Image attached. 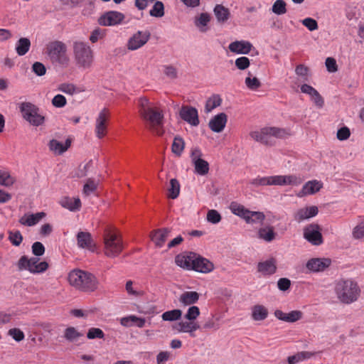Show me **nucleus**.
Returning a JSON list of instances; mask_svg holds the SVG:
<instances>
[{
  "label": "nucleus",
  "mask_w": 364,
  "mask_h": 364,
  "mask_svg": "<svg viewBox=\"0 0 364 364\" xmlns=\"http://www.w3.org/2000/svg\"><path fill=\"white\" fill-rule=\"evenodd\" d=\"M185 148V142L180 136H176L173 139L171 150L177 156H180Z\"/></svg>",
  "instance_id": "nucleus-46"
},
{
  "label": "nucleus",
  "mask_w": 364,
  "mask_h": 364,
  "mask_svg": "<svg viewBox=\"0 0 364 364\" xmlns=\"http://www.w3.org/2000/svg\"><path fill=\"white\" fill-rule=\"evenodd\" d=\"M228 117L225 113H220L215 115L209 122V127L214 132H221L227 123Z\"/></svg>",
  "instance_id": "nucleus-26"
},
{
  "label": "nucleus",
  "mask_w": 364,
  "mask_h": 364,
  "mask_svg": "<svg viewBox=\"0 0 364 364\" xmlns=\"http://www.w3.org/2000/svg\"><path fill=\"white\" fill-rule=\"evenodd\" d=\"M90 168V163L86 164L83 166H80L74 172L73 178H83L87 176L88 169Z\"/></svg>",
  "instance_id": "nucleus-62"
},
{
  "label": "nucleus",
  "mask_w": 364,
  "mask_h": 364,
  "mask_svg": "<svg viewBox=\"0 0 364 364\" xmlns=\"http://www.w3.org/2000/svg\"><path fill=\"white\" fill-rule=\"evenodd\" d=\"M98 186V183L95 181L92 178H89L87 180L85 184L83 186V194L85 196H89L91 193L95 191Z\"/></svg>",
  "instance_id": "nucleus-51"
},
{
  "label": "nucleus",
  "mask_w": 364,
  "mask_h": 364,
  "mask_svg": "<svg viewBox=\"0 0 364 364\" xmlns=\"http://www.w3.org/2000/svg\"><path fill=\"white\" fill-rule=\"evenodd\" d=\"M274 315L280 321L287 323H294L301 320L304 316V313L299 310H294L288 313H285L282 310L277 309L274 311Z\"/></svg>",
  "instance_id": "nucleus-17"
},
{
  "label": "nucleus",
  "mask_w": 364,
  "mask_h": 364,
  "mask_svg": "<svg viewBox=\"0 0 364 364\" xmlns=\"http://www.w3.org/2000/svg\"><path fill=\"white\" fill-rule=\"evenodd\" d=\"M125 290L127 295L132 298L142 297L145 294V291L139 287V284L132 280L127 281Z\"/></svg>",
  "instance_id": "nucleus-31"
},
{
  "label": "nucleus",
  "mask_w": 364,
  "mask_h": 364,
  "mask_svg": "<svg viewBox=\"0 0 364 364\" xmlns=\"http://www.w3.org/2000/svg\"><path fill=\"white\" fill-rule=\"evenodd\" d=\"M245 85L248 90L256 91L261 87L262 82L252 73L248 72L245 78Z\"/></svg>",
  "instance_id": "nucleus-37"
},
{
  "label": "nucleus",
  "mask_w": 364,
  "mask_h": 364,
  "mask_svg": "<svg viewBox=\"0 0 364 364\" xmlns=\"http://www.w3.org/2000/svg\"><path fill=\"white\" fill-rule=\"evenodd\" d=\"M44 52L53 63L66 64L69 61L67 47L61 41H54L46 45Z\"/></svg>",
  "instance_id": "nucleus-8"
},
{
  "label": "nucleus",
  "mask_w": 364,
  "mask_h": 364,
  "mask_svg": "<svg viewBox=\"0 0 364 364\" xmlns=\"http://www.w3.org/2000/svg\"><path fill=\"white\" fill-rule=\"evenodd\" d=\"M52 105L53 107L57 108H61L65 106L67 104L66 98L62 95H56L53 99H52Z\"/></svg>",
  "instance_id": "nucleus-61"
},
{
  "label": "nucleus",
  "mask_w": 364,
  "mask_h": 364,
  "mask_svg": "<svg viewBox=\"0 0 364 364\" xmlns=\"http://www.w3.org/2000/svg\"><path fill=\"white\" fill-rule=\"evenodd\" d=\"M201 157L202 152L199 149H192L191 158L194 165L195 171L199 175L204 176L209 171V164Z\"/></svg>",
  "instance_id": "nucleus-13"
},
{
  "label": "nucleus",
  "mask_w": 364,
  "mask_h": 364,
  "mask_svg": "<svg viewBox=\"0 0 364 364\" xmlns=\"http://www.w3.org/2000/svg\"><path fill=\"white\" fill-rule=\"evenodd\" d=\"M222 99L218 95H212L206 102L205 109L207 112H210L213 109L219 107L221 105Z\"/></svg>",
  "instance_id": "nucleus-47"
},
{
  "label": "nucleus",
  "mask_w": 364,
  "mask_h": 364,
  "mask_svg": "<svg viewBox=\"0 0 364 364\" xmlns=\"http://www.w3.org/2000/svg\"><path fill=\"white\" fill-rule=\"evenodd\" d=\"M109 112L107 109H102L95 120V132L98 139H102L107 135V124L109 119Z\"/></svg>",
  "instance_id": "nucleus-12"
},
{
  "label": "nucleus",
  "mask_w": 364,
  "mask_h": 364,
  "mask_svg": "<svg viewBox=\"0 0 364 364\" xmlns=\"http://www.w3.org/2000/svg\"><path fill=\"white\" fill-rule=\"evenodd\" d=\"M213 11L219 23H225L228 20L230 16L229 9L221 4L216 5Z\"/></svg>",
  "instance_id": "nucleus-40"
},
{
  "label": "nucleus",
  "mask_w": 364,
  "mask_h": 364,
  "mask_svg": "<svg viewBox=\"0 0 364 364\" xmlns=\"http://www.w3.org/2000/svg\"><path fill=\"white\" fill-rule=\"evenodd\" d=\"M323 188V183L318 180H311L306 182L302 188L296 193L299 198L318 193Z\"/></svg>",
  "instance_id": "nucleus-18"
},
{
  "label": "nucleus",
  "mask_w": 364,
  "mask_h": 364,
  "mask_svg": "<svg viewBox=\"0 0 364 364\" xmlns=\"http://www.w3.org/2000/svg\"><path fill=\"white\" fill-rule=\"evenodd\" d=\"M303 179L296 175H277L255 178L252 184L256 186H293L300 185Z\"/></svg>",
  "instance_id": "nucleus-7"
},
{
  "label": "nucleus",
  "mask_w": 364,
  "mask_h": 364,
  "mask_svg": "<svg viewBox=\"0 0 364 364\" xmlns=\"http://www.w3.org/2000/svg\"><path fill=\"white\" fill-rule=\"evenodd\" d=\"M46 216L43 212L34 214L26 213L20 219L19 223L25 226H33Z\"/></svg>",
  "instance_id": "nucleus-29"
},
{
  "label": "nucleus",
  "mask_w": 364,
  "mask_h": 364,
  "mask_svg": "<svg viewBox=\"0 0 364 364\" xmlns=\"http://www.w3.org/2000/svg\"><path fill=\"white\" fill-rule=\"evenodd\" d=\"M210 20V15L207 13H203L196 18L195 24L200 31L205 32L207 31L206 26Z\"/></svg>",
  "instance_id": "nucleus-44"
},
{
  "label": "nucleus",
  "mask_w": 364,
  "mask_h": 364,
  "mask_svg": "<svg viewBox=\"0 0 364 364\" xmlns=\"http://www.w3.org/2000/svg\"><path fill=\"white\" fill-rule=\"evenodd\" d=\"M276 260L273 258H271L265 262H260L258 264L259 272L265 275L274 274L276 272Z\"/></svg>",
  "instance_id": "nucleus-36"
},
{
  "label": "nucleus",
  "mask_w": 364,
  "mask_h": 364,
  "mask_svg": "<svg viewBox=\"0 0 364 364\" xmlns=\"http://www.w3.org/2000/svg\"><path fill=\"white\" fill-rule=\"evenodd\" d=\"M228 48L231 52L235 53L248 54L252 48V45L248 41H236L231 43Z\"/></svg>",
  "instance_id": "nucleus-27"
},
{
  "label": "nucleus",
  "mask_w": 364,
  "mask_h": 364,
  "mask_svg": "<svg viewBox=\"0 0 364 364\" xmlns=\"http://www.w3.org/2000/svg\"><path fill=\"white\" fill-rule=\"evenodd\" d=\"M318 212V208L315 205L304 207L296 211L294 219L300 222L316 215Z\"/></svg>",
  "instance_id": "nucleus-28"
},
{
  "label": "nucleus",
  "mask_w": 364,
  "mask_h": 364,
  "mask_svg": "<svg viewBox=\"0 0 364 364\" xmlns=\"http://www.w3.org/2000/svg\"><path fill=\"white\" fill-rule=\"evenodd\" d=\"M287 4L284 0H277L272 8V12L277 15H282L287 12Z\"/></svg>",
  "instance_id": "nucleus-50"
},
{
  "label": "nucleus",
  "mask_w": 364,
  "mask_h": 364,
  "mask_svg": "<svg viewBox=\"0 0 364 364\" xmlns=\"http://www.w3.org/2000/svg\"><path fill=\"white\" fill-rule=\"evenodd\" d=\"M151 33L148 31H137L128 40L127 48L129 50H136L144 46L149 40Z\"/></svg>",
  "instance_id": "nucleus-14"
},
{
  "label": "nucleus",
  "mask_w": 364,
  "mask_h": 364,
  "mask_svg": "<svg viewBox=\"0 0 364 364\" xmlns=\"http://www.w3.org/2000/svg\"><path fill=\"white\" fill-rule=\"evenodd\" d=\"M150 15L155 17H162L164 15V4L161 1H156L152 9L150 11Z\"/></svg>",
  "instance_id": "nucleus-53"
},
{
  "label": "nucleus",
  "mask_w": 364,
  "mask_h": 364,
  "mask_svg": "<svg viewBox=\"0 0 364 364\" xmlns=\"http://www.w3.org/2000/svg\"><path fill=\"white\" fill-rule=\"evenodd\" d=\"M180 193V183L176 178L170 181V187L168 188V197L171 199L176 198Z\"/></svg>",
  "instance_id": "nucleus-48"
},
{
  "label": "nucleus",
  "mask_w": 364,
  "mask_h": 364,
  "mask_svg": "<svg viewBox=\"0 0 364 364\" xmlns=\"http://www.w3.org/2000/svg\"><path fill=\"white\" fill-rule=\"evenodd\" d=\"M60 205L70 211L79 210L81 208V201L79 198L64 197L60 201Z\"/></svg>",
  "instance_id": "nucleus-35"
},
{
  "label": "nucleus",
  "mask_w": 364,
  "mask_h": 364,
  "mask_svg": "<svg viewBox=\"0 0 364 364\" xmlns=\"http://www.w3.org/2000/svg\"><path fill=\"white\" fill-rule=\"evenodd\" d=\"M77 242L79 247L87 249L91 252L95 250V245L88 232H79L77 235Z\"/></svg>",
  "instance_id": "nucleus-22"
},
{
  "label": "nucleus",
  "mask_w": 364,
  "mask_h": 364,
  "mask_svg": "<svg viewBox=\"0 0 364 364\" xmlns=\"http://www.w3.org/2000/svg\"><path fill=\"white\" fill-rule=\"evenodd\" d=\"M17 266L19 270H28L33 274H39L46 272L49 265L48 262H39L36 257L28 258L22 256L18 261Z\"/></svg>",
  "instance_id": "nucleus-11"
},
{
  "label": "nucleus",
  "mask_w": 364,
  "mask_h": 364,
  "mask_svg": "<svg viewBox=\"0 0 364 364\" xmlns=\"http://www.w3.org/2000/svg\"><path fill=\"white\" fill-rule=\"evenodd\" d=\"M104 254L110 258L117 257L124 245L120 233L113 228H106L103 232Z\"/></svg>",
  "instance_id": "nucleus-4"
},
{
  "label": "nucleus",
  "mask_w": 364,
  "mask_h": 364,
  "mask_svg": "<svg viewBox=\"0 0 364 364\" xmlns=\"http://www.w3.org/2000/svg\"><path fill=\"white\" fill-rule=\"evenodd\" d=\"M181 117L192 126H197L199 124L198 111L196 109L183 106L180 110Z\"/></svg>",
  "instance_id": "nucleus-19"
},
{
  "label": "nucleus",
  "mask_w": 364,
  "mask_h": 364,
  "mask_svg": "<svg viewBox=\"0 0 364 364\" xmlns=\"http://www.w3.org/2000/svg\"><path fill=\"white\" fill-rule=\"evenodd\" d=\"M230 209L233 214L242 218L248 224L262 223L265 219V215L262 212L250 211L244 205L236 202L231 203Z\"/></svg>",
  "instance_id": "nucleus-9"
},
{
  "label": "nucleus",
  "mask_w": 364,
  "mask_h": 364,
  "mask_svg": "<svg viewBox=\"0 0 364 364\" xmlns=\"http://www.w3.org/2000/svg\"><path fill=\"white\" fill-rule=\"evenodd\" d=\"M146 320L144 318L138 317L134 315L123 317L120 319V323L122 326L125 327H131L132 326H136L139 328L144 326Z\"/></svg>",
  "instance_id": "nucleus-33"
},
{
  "label": "nucleus",
  "mask_w": 364,
  "mask_h": 364,
  "mask_svg": "<svg viewBox=\"0 0 364 364\" xmlns=\"http://www.w3.org/2000/svg\"><path fill=\"white\" fill-rule=\"evenodd\" d=\"M58 90L68 95H73L77 92V88L72 83H61L58 86Z\"/></svg>",
  "instance_id": "nucleus-52"
},
{
  "label": "nucleus",
  "mask_w": 364,
  "mask_h": 364,
  "mask_svg": "<svg viewBox=\"0 0 364 364\" xmlns=\"http://www.w3.org/2000/svg\"><path fill=\"white\" fill-rule=\"evenodd\" d=\"M221 216L215 210H210L207 213V220L211 223L215 224L220 221Z\"/></svg>",
  "instance_id": "nucleus-63"
},
{
  "label": "nucleus",
  "mask_w": 364,
  "mask_h": 364,
  "mask_svg": "<svg viewBox=\"0 0 364 364\" xmlns=\"http://www.w3.org/2000/svg\"><path fill=\"white\" fill-rule=\"evenodd\" d=\"M193 260V270L201 273H208L214 269V266L212 262L207 259L196 255V254Z\"/></svg>",
  "instance_id": "nucleus-21"
},
{
  "label": "nucleus",
  "mask_w": 364,
  "mask_h": 364,
  "mask_svg": "<svg viewBox=\"0 0 364 364\" xmlns=\"http://www.w3.org/2000/svg\"><path fill=\"white\" fill-rule=\"evenodd\" d=\"M182 316V311L180 309H173L165 311L161 315V318L165 321H176L179 320Z\"/></svg>",
  "instance_id": "nucleus-45"
},
{
  "label": "nucleus",
  "mask_w": 364,
  "mask_h": 364,
  "mask_svg": "<svg viewBox=\"0 0 364 364\" xmlns=\"http://www.w3.org/2000/svg\"><path fill=\"white\" fill-rule=\"evenodd\" d=\"M199 299V294L196 291H184L178 298L180 304L183 306H193Z\"/></svg>",
  "instance_id": "nucleus-30"
},
{
  "label": "nucleus",
  "mask_w": 364,
  "mask_h": 364,
  "mask_svg": "<svg viewBox=\"0 0 364 364\" xmlns=\"http://www.w3.org/2000/svg\"><path fill=\"white\" fill-rule=\"evenodd\" d=\"M139 114L149 129L158 135L163 134L164 114L156 104L145 97L138 100Z\"/></svg>",
  "instance_id": "nucleus-1"
},
{
  "label": "nucleus",
  "mask_w": 364,
  "mask_h": 364,
  "mask_svg": "<svg viewBox=\"0 0 364 364\" xmlns=\"http://www.w3.org/2000/svg\"><path fill=\"white\" fill-rule=\"evenodd\" d=\"M331 264V260L326 258H313L309 259L306 263L308 269L312 272L323 271Z\"/></svg>",
  "instance_id": "nucleus-24"
},
{
  "label": "nucleus",
  "mask_w": 364,
  "mask_h": 364,
  "mask_svg": "<svg viewBox=\"0 0 364 364\" xmlns=\"http://www.w3.org/2000/svg\"><path fill=\"white\" fill-rule=\"evenodd\" d=\"M16 182V178L9 171L0 170V186L11 187Z\"/></svg>",
  "instance_id": "nucleus-41"
},
{
  "label": "nucleus",
  "mask_w": 364,
  "mask_h": 364,
  "mask_svg": "<svg viewBox=\"0 0 364 364\" xmlns=\"http://www.w3.org/2000/svg\"><path fill=\"white\" fill-rule=\"evenodd\" d=\"M200 311L198 306H190L186 313L184 315V318L186 320H190L193 322H197L196 319L200 316Z\"/></svg>",
  "instance_id": "nucleus-49"
},
{
  "label": "nucleus",
  "mask_w": 364,
  "mask_h": 364,
  "mask_svg": "<svg viewBox=\"0 0 364 364\" xmlns=\"http://www.w3.org/2000/svg\"><path fill=\"white\" fill-rule=\"evenodd\" d=\"M173 328L180 333H188L191 336H195L194 332L200 328L198 322H193L190 320L181 321L173 326Z\"/></svg>",
  "instance_id": "nucleus-20"
},
{
  "label": "nucleus",
  "mask_w": 364,
  "mask_h": 364,
  "mask_svg": "<svg viewBox=\"0 0 364 364\" xmlns=\"http://www.w3.org/2000/svg\"><path fill=\"white\" fill-rule=\"evenodd\" d=\"M70 144L71 141L68 139L65 142L53 139L49 142V148L54 154L60 155L66 151L70 146Z\"/></svg>",
  "instance_id": "nucleus-32"
},
{
  "label": "nucleus",
  "mask_w": 364,
  "mask_h": 364,
  "mask_svg": "<svg viewBox=\"0 0 364 364\" xmlns=\"http://www.w3.org/2000/svg\"><path fill=\"white\" fill-rule=\"evenodd\" d=\"M23 118L33 126H40L44 123L45 117L39 113V108L31 102H25L19 105Z\"/></svg>",
  "instance_id": "nucleus-10"
},
{
  "label": "nucleus",
  "mask_w": 364,
  "mask_h": 364,
  "mask_svg": "<svg viewBox=\"0 0 364 364\" xmlns=\"http://www.w3.org/2000/svg\"><path fill=\"white\" fill-rule=\"evenodd\" d=\"M301 23L310 31H316L318 28L317 21L310 17L303 19Z\"/></svg>",
  "instance_id": "nucleus-58"
},
{
  "label": "nucleus",
  "mask_w": 364,
  "mask_h": 364,
  "mask_svg": "<svg viewBox=\"0 0 364 364\" xmlns=\"http://www.w3.org/2000/svg\"><path fill=\"white\" fill-rule=\"evenodd\" d=\"M31 46V41L27 38H21L16 46V50L19 55H24L28 50Z\"/></svg>",
  "instance_id": "nucleus-43"
},
{
  "label": "nucleus",
  "mask_w": 364,
  "mask_h": 364,
  "mask_svg": "<svg viewBox=\"0 0 364 364\" xmlns=\"http://www.w3.org/2000/svg\"><path fill=\"white\" fill-rule=\"evenodd\" d=\"M169 232L170 230L168 228L155 230L151 232L150 238L156 247H161L164 245Z\"/></svg>",
  "instance_id": "nucleus-25"
},
{
  "label": "nucleus",
  "mask_w": 364,
  "mask_h": 364,
  "mask_svg": "<svg viewBox=\"0 0 364 364\" xmlns=\"http://www.w3.org/2000/svg\"><path fill=\"white\" fill-rule=\"evenodd\" d=\"M258 236L260 239L266 242L272 241L276 236L274 227L271 225H266L260 228L258 230Z\"/></svg>",
  "instance_id": "nucleus-39"
},
{
  "label": "nucleus",
  "mask_w": 364,
  "mask_h": 364,
  "mask_svg": "<svg viewBox=\"0 0 364 364\" xmlns=\"http://www.w3.org/2000/svg\"><path fill=\"white\" fill-rule=\"evenodd\" d=\"M304 237L314 245H319L323 242L321 228L318 224L312 223L304 229Z\"/></svg>",
  "instance_id": "nucleus-15"
},
{
  "label": "nucleus",
  "mask_w": 364,
  "mask_h": 364,
  "mask_svg": "<svg viewBox=\"0 0 364 364\" xmlns=\"http://www.w3.org/2000/svg\"><path fill=\"white\" fill-rule=\"evenodd\" d=\"M105 34H106V33H105V30H102L100 28H96L92 32V33L90 36V41L92 43H95L97 41H98L99 40L102 39L105 36Z\"/></svg>",
  "instance_id": "nucleus-60"
},
{
  "label": "nucleus",
  "mask_w": 364,
  "mask_h": 364,
  "mask_svg": "<svg viewBox=\"0 0 364 364\" xmlns=\"http://www.w3.org/2000/svg\"><path fill=\"white\" fill-rule=\"evenodd\" d=\"M194 257L195 254L193 252H183L175 257V262L178 267L190 270L193 268Z\"/></svg>",
  "instance_id": "nucleus-23"
},
{
  "label": "nucleus",
  "mask_w": 364,
  "mask_h": 364,
  "mask_svg": "<svg viewBox=\"0 0 364 364\" xmlns=\"http://www.w3.org/2000/svg\"><path fill=\"white\" fill-rule=\"evenodd\" d=\"M8 335L17 342L23 341L25 338L24 333L18 328H10Z\"/></svg>",
  "instance_id": "nucleus-54"
},
{
  "label": "nucleus",
  "mask_w": 364,
  "mask_h": 364,
  "mask_svg": "<svg viewBox=\"0 0 364 364\" xmlns=\"http://www.w3.org/2000/svg\"><path fill=\"white\" fill-rule=\"evenodd\" d=\"M87 337L88 339L104 338L105 333L100 328L93 327L88 329Z\"/></svg>",
  "instance_id": "nucleus-55"
},
{
  "label": "nucleus",
  "mask_w": 364,
  "mask_h": 364,
  "mask_svg": "<svg viewBox=\"0 0 364 364\" xmlns=\"http://www.w3.org/2000/svg\"><path fill=\"white\" fill-rule=\"evenodd\" d=\"M250 65V59L247 57H240L235 60V66L241 70H246Z\"/></svg>",
  "instance_id": "nucleus-59"
},
{
  "label": "nucleus",
  "mask_w": 364,
  "mask_h": 364,
  "mask_svg": "<svg viewBox=\"0 0 364 364\" xmlns=\"http://www.w3.org/2000/svg\"><path fill=\"white\" fill-rule=\"evenodd\" d=\"M315 355L314 353L308 352V351H302L299 352L295 355L289 356L287 358V362L289 364H296L300 361H302L306 359H309L312 356Z\"/></svg>",
  "instance_id": "nucleus-42"
},
{
  "label": "nucleus",
  "mask_w": 364,
  "mask_h": 364,
  "mask_svg": "<svg viewBox=\"0 0 364 364\" xmlns=\"http://www.w3.org/2000/svg\"><path fill=\"white\" fill-rule=\"evenodd\" d=\"M124 18V14L120 12L108 11L99 18L98 23L103 26H111L120 23Z\"/></svg>",
  "instance_id": "nucleus-16"
},
{
  "label": "nucleus",
  "mask_w": 364,
  "mask_h": 364,
  "mask_svg": "<svg viewBox=\"0 0 364 364\" xmlns=\"http://www.w3.org/2000/svg\"><path fill=\"white\" fill-rule=\"evenodd\" d=\"M67 280L71 287L83 292H94L100 287V282L94 274L80 269L69 272Z\"/></svg>",
  "instance_id": "nucleus-2"
},
{
  "label": "nucleus",
  "mask_w": 364,
  "mask_h": 364,
  "mask_svg": "<svg viewBox=\"0 0 364 364\" xmlns=\"http://www.w3.org/2000/svg\"><path fill=\"white\" fill-rule=\"evenodd\" d=\"M9 240L14 245L18 246L22 242L23 237L19 231H10Z\"/></svg>",
  "instance_id": "nucleus-56"
},
{
  "label": "nucleus",
  "mask_w": 364,
  "mask_h": 364,
  "mask_svg": "<svg viewBox=\"0 0 364 364\" xmlns=\"http://www.w3.org/2000/svg\"><path fill=\"white\" fill-rule=\"evenodd\" d=\"M352 235L355 240H360L364 237V222L358 223L353 229Z\"/></svg>",
  "instance_id": "nucleus-57"
},
{
  "label": "nucleus",
  "mask_w": 364,
  "mask_h": 364,
  "mask_svg": "<svg viewBox=\"0 0 364 364\" xmlns=\"http://www.w3.org/2000/svg\"><path fill=\"white\" fill-rule=\"evenodd\" d=\"M73 53L77 68L84 70L92 68L94 62V53L87 43L81 41L75 42Z\"/></svg>",
  "instance_id": "nucleus-5"
},
{
  "label": "nucleus",
  "mask_w": 364,
  "mask_h": 364,
  "mask_svg": "<svg viewBox=\"0 0 364 364\" xmlns=\"http://www.w3.org/2000/svg\"><path fill=\"white\" fill-rule=\"evenodd\" d=\"M335 292L341 303L349 304L358 299L360 289L358 283L352 279L340 280L335 285Z\"/></svg>",
  "instance_id": "nucleus-3"
},
{
  "label": "nucleus",
  "mask_w": 364,
  "mask_h": 364,
  "mask_svg": "<svg viewBox=\"0 0 364 364\" xmlns=\"http://www.w3.org/2000/svg\"><path fill=\"white\" fill-rule=\"evenodd\" d=\"M289 132L282 128L275 127H265L250 132V138L264 145H272V137L285 138L289 136Z\"/></svg>",
  "instance_id": "nucleus-6"
},
{
  "label": "nucleus",
  "mask_w": 364,
  "mask_h": 364,
  "mask_svg": "<svg viewBox=\"0 0 364 364\" xmlns=\"http://www.w3.org/2000/svg\"><path fill=\"white\" fill-rule=\"evenodd\" d=\"M269 311L266 306L261 304H256L252 308V318L254 321H264L268 316Z\"/></svg>",
  "instance_id": "nucleus-34"
},
{
  "label": "nucleus",
  "mask_w": 364,
  "mask_h": 364,
  "mask_svg": "<svg viewBox=\"0 0 364 364\" xmlns=\"http://www.w3.org/2000/svg\"><path fill=\"white\" fill-rule=\"evenodd\" d=\"M32 70L38 76H43L46 73V68L45 65L40 62H36L33 64Z\"/></svg>",
  "instance_id": "nucleus-64"
},
{
  "label": "nucleus",
  "mask_w": 364,
  "mask_h": 364,
  "mask_svg": "<svg viewBox=\"0 0 364 364\" xmlns=\"http://www.w3.org/2000/svg\"><path fill=\"white\" fill-rule=\"evenodd\" d=\"M82 336L83 333L73 326H68L63 331L64 338L69 342H77Z\"/></svg>",
  "instance_id": "nucleus-38"
}]
</instances>
